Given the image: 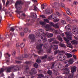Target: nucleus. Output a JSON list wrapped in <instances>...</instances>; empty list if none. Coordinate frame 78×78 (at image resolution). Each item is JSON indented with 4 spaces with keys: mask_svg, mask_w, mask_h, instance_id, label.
Listing matches in <instances>:
<instances>
[{
    "mask_svg": "<svg viewBox=\"0 0 78 78\" xmlns=\"http://www.w3.org/2000/svg\"><path fill=\"white\" fill-rule=\"evenodd\" d=\"M48 59L49 60H51L52 59V56H48Z\"/></svg>",
    "mask_w": 78,
    "mask_h": 78,
    "instance_id": "3c124183",
    "label": "nucleus"
},
{
    "mask_svg": "<svg viewBox=\"0 0 78 78\" xmlns=\"http://www.w3.org/2000/svg\"><path fill=\"white\" fill-rule=\"evenodd\" d=\"M41 8L42 9H44V4H42L41 5Z\"/></svg>",
    "mask_w": 78,
    "mask_h": 78,
    "instance_id": "e2e57ef3",
    "label": "nucleus"
},
{
    "mask_svg": "<svg viewBox=\"0 0 78 78\" xmlns=\"http://www.w3.org/2000/svg\"><path fill=\"white\" fill-rule=\"evenodd\" d=\"M43 20L44 21V22H45H45L46 23H49V21L48 19H44Z\"/></svg>",
    "mask_w": 78,
    "mask_h": 78,
    "instance_id": "2f4dec72",
    "label": "nucleus"
},
{
    "mask_svg": "<svg viewBox=\"0 0 78 78\" xmlns=\"http://www.w3.org/2000/svg\"><path fill=\"white\" fill-rule=\"evenodd\" d=\"M65 51H59V50H55V51H54V55H56L57 53H59V56L61 55V53H64Z\"/></svg>",
    "mask_w": 78,
    "mask_h": 78,
    "instance_id": "20e7f679",
    "label": "nucleus"
},
{
    "mask_svg": "<svg viewBox=\"0 0 78 78\" xmlns=\"http://www.w3.org/2000/svg\"><path fill=\"white\" fill-rule=\"evenodd\" d=\"M41 39H42L43 41L44 42H47V38H46V36H45L43 35L41 37Z\"/></svg>",
    "mask_w": 78,
    "mask_h": 78,
    "instance_id": "f8f14e48",
    "label": "nucleus"
},
{
    "mask_svg": "<svg viewBox=\"0 0 78 78\" xmlns=\"http://www.w3.org/2000/svg\"><path fill=\"white\" fill-rule=\"evenodd\" d=\"M40 17H42V18H43V19H45V16L44 15H40Z\"/></svg>",
    "mask_w": 78,
    "mask_h": 78,
    "instance_id": "052dcab7",
    "label": "nucleus"
},
{
    "mask_svg": "<svg viewBox=\"0 0 78 78\" xmlns=\"http://www.w3.org/2000/svg\"><path fill=\"white\" fill-rule=\"evenodd\" d=\"M25 46V44H23V43H22L20 45V47H21V48H23Z\"/></svg>",
    "mask_w": 78,
    "mask_h": 78,
    "instance_id": "58836bf2",
    "label": "nucleus"
},
{
    "mask_svg": "<svg viewBox=\"0 0 78 78\" xmlns=\"http://www.w3.org/2000/svg\"><path fill=\"white\" fill-rule=\"evenodd\" d=\"M36 73H37V71L35 68H32L30 70V72H29V74L31 75Z\"/></svg>",
    "mask_w": 78,
    "mask_h": 78,
    "instance_id": "7ed1b4c3",
    "label": "nucleus"
},
{
    "mask_svg": "<svg viewBox=\"0 0 78 78\" xmlns=\"http://www.w3.org/2000/svg\"><path fill=\"white\" fill-rule=\"evenodd\" d=\"M76 30H77V29H76V28L73 29L72 32L73 33H75V32L76 31Z\"/></svg>",
    "mask_w": 78,
    "mask_h": 78,
    "instance_id": "a18cd8bd",
    "label": "nucleus"
},
{
    "mask_svg": "<svg viewBox=\"0 0 78 78\" xmlns=\"http://www.w3.org/2000/svg\"><path fill=\"white\" fill-rule=\"evenodd\" d=\"M34 67L35 68H37L38 67V64L37 63H35L34 65Z\"/></svg>",
    "mask_w": 78,
    "mask_h": 78,
    "instance_id": "ea45409f",
    "label": "nucleus"
},
{
    "mask_svg": "<svg viewBox=\"0 0 78 78\" xmlns=\"http://www.w3.org/2000/svg\"><path fill=\"white\" fill-rule=\"evenodd\" d=\"M55 64V62H53L51 63V69H52L54 68V66Z\"/></svg>",
    "mask_w": 78,
    "mask_h": 78,
    "instance_id": "a878e982",
    "label": "nucleus"
},
{
    "mask_svg": "<svg viewBox=\"0 0 78 78\" xmlns=\"http://www.w3.org/2000/svg\"><path fill=\"white\" fill-rule=\"evenodd\" d=\"M66 20H67L68 22H69V21H70V20H71V19H70V17H68L66 18Z\"/></svg>",
    "mask_w": 78,
    "mask_h": 78,
    "instance_id": "5fc2aeb1",
    "label": "nucleus"
},
{
    "mask_svg": "<svg viewBox=\"0 0 78 78\" xmlns=\"http://www.w3.org/2000/svg\"><path fill=\"white\" fill-rule=\"evenodd\" d=\"M16 55V51H14L12 53V55L13 56H14Z\"/></svg>",
    "mask_w": 78,
    "mask_h": 78,
    "instance_id": "338daca9",
    "label": "nucleus"
},
{
    "mask_svg": "<svg viewBox=\"0 0 78 78\" xmlns=\"http://www.w3.org/2000/svg\"><path fill=\"white\" fill-rule=\"evenodd\" d=\"M73 75L72 74H70L68 75V78H73Z\"/></svg>",
    "mask_w": 78,
    "mask_h": 78,
    "instance_id": "c756f323",
    "label": "nucleus"
},
{
    "mask_svg": "<svg viewBox=\"0 0 78 78\" xmlns=\"http://www.w3.org/2000/svg\"><path fill=\"white\" fill-rule=\"evenodd\" d=\"M14 67V66H12L10 67H8L6 69V70L7 72H11V70H12L13 69V68Z\"/></svg>",
    "mask_w": 78,
    "mask_h": 78,
    "instance_id": "9d476101",
    "label": "nucleus"
},
{
    "mask_svg": "<svg viewBox=\"0 0 78 78\" xmlns=\"http://www.w3.org/2000/svg\"><path fill=\"white\" fill-rule=\"evenodd\" d=\"M59 44V42L55 40L52 43V44Z\"/></svg>",
    "mask_w": 78,
    "mask_h": 78,
    "instance_id": "c9c22d12",
    "label": "nucleus"
},
{
    "mask_svg": "<svg viewBox=\"0 0 78 78\" xmlns=\"http://www.w3.org/2000/svg\"><path fill=\"white\" fill-rule=\"evenodd\" d=\"M45 27L46 28H50L51 27V26L49 24H47L46 25Z\"/></svg>",
    "mask_w": 78,
    "mask_h": 78,
    "instance_id": "4d7b16f0",
    "label": "nucleus"
},
{
    "mask_svg": "<svg viewBox=\"0 0 78 78\" xmlns=\"http://www.w3.org/2000/svg\"><path fill=\"white\" fill-rule=\"evenodd\" d=\"M22 4H23V2L21 1H17L15 5L16 8L17 9V6L18 5H22Z\"/></svg>",
    "mask_w": 78,
    "mask_h": 78,
    "instance_id": "423d86ee",
    "label": "nucleus"
},
{
    "mask_svg": "<svg viewBox=\"0 0 78 78\" xmlns=\"http://www.w3.org/2000/svg\"><path fill=\"white\" fill-rule=\"evenodd\" d=\"M56 14L57 15V16H61V14H60L59 12H56Z\"/></svg>",
    "mask_w": 78,
    "mask_h": 78,
    "instance_id": "603ef678",
    "label": "nucleus"
},
{
    "mask_svg": "<svg viewBox=\"0 0 78 78\" xmlns=\"http://www.w3.org/2000/svg\"><path fill=\"white\" fill-rule=\"evenodd\" d=\"M54 22H58V20L56 19H54Z\"/></svg>",
    "mask_w": 78,
    "mask_h": 78,
    "instance_id": "69168bd1",
    "label": "nucleus"
},
{
    "mask_svg": "<svg viewBox=\"0 0 78 78\" xmlns=\"http://www.w3.org/2000/svg\"><path fill=\"white\" fill-rule=\"evenodd\" d=\"M5 70L4 69L2 68L0 70V73H2V72L4 71Z\"/></svg>",
    "mask_w": 78,
    "mask_h": 78,
    "instance_id": "c03bdc74",
    "label": "nucleus"
},
{
    "mask_svg": "<svg viewBox=\"0 0 78 78\" xmlns=\"http://www.w3.org/2000/svg\"><path fill=\"white\" fill-rule=\"evenodd\" d=\"M42 45H43V44H40L39 45H37V50H39L38 51V53L39 54H41V53H43V52H44L42 49Z\"/></svg>",
    "mask_w": 78,
    "mask_h": 78,
    "instance_id": "f257e3e1",
    "label": "nucleus"
},
{
    "mask_svg": "<svg viewBox=\"0 0 78 78\" xmlns=\"http://www.w3.org/2000/svg\"><path fill=\"white\" fill-rule=\"evenodd\" d=\"M32 17H33L34 19H35L37 17V15H36V14H34L32 16Z\"/></svg>",
    "mask_w": 78,
    "mask_h": 78,
    "instance_id": "e433bc0d",
    "label": "nucleus"
},
{
    "mask_svg": "<svg viewBox=\"0 0 78 78\" xmlns=\"http://www.w3.org/2000/svg\"><path fill=\"white\" fill-rule=\"evenodd\" d=\"M64 72L63 73L64 74H68L70 72V70L68 68H66L64 69Z\"/></svg>",
    "mask_w": 78,
    "mask_h": 78,
    "instance_id": "0eeeda50",
    "label": "nucleus"
},
{
    "mask_svg": "<svg viewBox=\"0 0 78 78\" xmlns=\"http://www.w3.org/2000/svg\"><path fill=\"white\" fill-rule=\"evenodd\" d=\"M70 42L73 45H77L78 44V42L75 40L71 41Z\"/></svg>",
    "mask_w": 78,
    "mask_h": 78,
    "instance_id": "ddd939ff",
    "label": "nucleus"
},
{
    "mask_svg": "<svg viewBox=\"0 0 78 78\" xmlns=\"http://www.w3.org/2000/svg\"><path fill=\"white\" fill-rule=\"evenodd\" d=\"M11 76L12 78H14V74L12 73L11 74Z\"/></svg>",
    "mask_w": 78,
    "mask_h": 78,
    "instance_id": "774afa93",
    "label": "nucleus"
},
{
    "mask_svg": "<svg viewBox=\"0 0 78 78\" xmlns=\"http://www.w3.org/2000/svg\"><path fill=\"white\" fill-rule=\"evenodd\" d=\"M68 62L69 64H72L73 62V59L72 58L70 59Z\"/></svg>",
    "mask_w": 78,
    "mask_h": 78,
    "instance_id": "412c9836",
    "label": "nucleus"
},
{
    "mask_svg": "<svg viewBox=\"0 0 78 78\" xmlns=\"http://www.w3.org/2000/svg\"><path fill=\"white\" fill-rule=\"evenodd\" d=\"M65 55L67 56L68 58H71V57H72V54L68 53H65Z\"/></svg>",
    "mask_w": 78,
    "mask_h": 78,
    "instance_id": "a211bd4d",
    "label": "nucleus"
},
{
    "mask_svg": "<svg viewBox=\"0 0 78 78\" xmlns=\"http://www.w3.org/2000/svg\"><path fill=\"white\" fill-rule=\"evenodd\" d=\"M51 52V48H50L47 50V52L48 53H50Z\"/></svg>",
    "mask_w": 78,
    "mask_h": 78,
    "instance_id": "f704fd0d",
    "label": "nucleus"
},
{
    "mask_svg": "<svg viewBox=\"0 0 78 78\" xmlns=\"http://www.w3.org/2000/svg\"><path fill=\"white\" fill-rule=\"evenodd\" d=\"M58 39L59 40V41H60L62 42V38L60 36H58Z\"/></svg>",
    "mask_w": 78,
    "mask_h": 78,
    "instance_id": "a19ab883",
    "label": "nucleus"
},
{
    "mask_svg": "<svg viewBox=\"0 0 78 78\" xmlns=\"http://www.w3.org/2000/svg\"><path fill=\"white\" fill-rule=\"evenodd\" d=\"M77 68L75 66H73L71 67V72L72 73H74L76 71Z\"/></svg>",
    "mask_w": 78,
    "mask_h": 78,
    "instance_id": "39448f33",
    "label": "nucleus"
},
{
    "mask_svg": "<svg viewBox=\"0 0 78 78\" xmlns=\"http://www.w3.org/2000/svg\"><path fill=\"white\" fill-rule=\"evenodd\" d=\"M45 12L46 14H51L53 12V10L52 9H47L45 10Z\"/></svg>",
    "mask_w": 78,
    "mask_h": 78,
    "instance_id": "1a4fd4ad",
    "label": "nucleus"
},
{
    "mask_svg": "<svg viewBox=\"0 0 78 78\" xmlns=\"http://www.w3.org/2000/svg\"><path fill=\"white\" fill-rule=\"evenodd\" d=\"M37 8L36 7V5H34V11H37Z\"/></svg>",
    "mask_w": 78,
    "mask_h": 78,
    "instance_id": "de8ad7c7",
    "label": "nucleus"
},
{
    "mask_svg": "<svg viewBox=\"0 0 78 78\" xmlns=\"http://www.w3.org/2000/svg\"><path fill=\"white\" fill-rule=\"evenodd\" d=\"M54 46V50H57V49H58V46H57L56 45H51V47H53Z\"/></svg>",
    "mask_w": 78,
    "mask_h": 78,
    "instance_id": "b1692460",
    "label": "nucleus"
},
{
    "mask_svg": "<svg viewBox=\"0 0 78 78\" xmlns=\"http://www.w3.org/2000/svg\"><path fill=\"white\" fill-rule=\"evenodd\" d=\"M29 38L31 39L32 42H34V41H35V40H36L34 35L33 34H31L29 35Z\"/></svg>",
    "mask_w": 78,
    "mask_h": 78,
    "instance_id": "f03ea898",
    "label": "nucleus"
},
{
    "mask_svg": "<svg viewBox=\"0 0 78 78\" xmlns=\"http://www.w3.org/2000/svg\"><path fill=\"white\" fill-rule=\"evenodd\" d=\"M60 56L59 57V59H60V58H61V59H62V57H61V56L62 57L63 59V60H65V59H66V58H67L66 57L63 56V55H62V54H60Z\"/></svg>",
    "mask_w": 78,
    "mask_h": 78,
    "instance_id": "f3484780",
    "label": "nucleus"
},
{
    "mask_svg": "<svg viewBox=\"0 0 78 78\" xmlns=\"http://www.w3.org/2000/svg\"><path fill=\"white\" fill-rule=\"evenodd\" d=\"M51 17V18H52V19H56V15H55V14H52Z\"/></svg>",
    "mask_w": 78,
    "mask_h": 78,
    "instance_id": "c85d7f7f",
    "label": "nucleus"
},
{
    "mask_svg": "<svg viewBox=\"0 0 78 78\" xmlns=\"http://www.w3.org/2000/svg\"><path fill=\"white\" fill-rule=\"evenodd\" d=\"M58 74H59V73L57 72H55L54 73V75L55 76H57V75H58Z\"/></svg>",
    "mask_w": 78,
    "mask_h": 78,
    "instance_id": "0e129e2a",
    "label": "nucleus"
},
{
    "mask_svg": "<svg viewBox=\"0 0 78 78\" xmlns=\"http://www.w3.org/2000/svg\"><path fill=\"white\" fill-rule=\"evenodd\" d=\"M15 62H16L17 64H20V63H22V62L19 61H15Z\"/></svg>",
    "mask_w": 78,
    "mask_h": 78,
    "instance_id": "680f3d73",
    "label": "nucleus"
},
{
    "mask_svg": "<svg viewBox=\"0 0 78 78\" xmlns=\"http://www.w3.org/2000/svg\"><path fill=\"white\" fill-rule=\"evenodd\" d=\"M38 31L39 32V36H41L44 34V32H43V30H39Z\"/></svg>",
    "mask_w": 78,
    "mask_h": 78,
    "instance_id": "2eb2a0df",
    "label": "nucleus"
},
{
    "mask_svg": "<svg viewBox=\"0 0 78 78\" xmlns=\"http://www.w3.org/2000/svg\"><path fill=\"white\" fill-rule=\"evenodd\" d=\"M47 73H48V74L49 75H51V73H52V72L50 71H49L47 72Z\"/></svg>",
    "mask_w": 78,
    "mask_h": 78,
    "instance_id": "8fccbe9b",
    "label": "nucleus"
},
{
    "mask_svg": "<svg viewBox=\"0 0 78 78\" xmlns=\"http://www.w3.org/2000/svg\"><path fill=\"white\" fill-rule=\"evenodd\" d=\"M15 12L17 13H18V14H20V12H22L19 11L18 10H16Z\"/></svg>",
    "mask_w": 78,
    "mask_h": 78,
    "instance_id": "13d9d810",
    "label": "nucleus"
},
{
    "mask_svg": "<svg viewBox=\"0 0 78 78\" xmlns=\"http://www.w3.org/2000/svg\"><path fill=\"white\" fill-rule=\"evenodd\" d=\"M66 12L68 15H71V13L70 12V9L67 8V9L66 10Z\"/></svg>",
    "mask_w": 78,
    "mask_h": 78,
    "instance_id": "6ab92c4d",
    "label": "nucleus"
},
{
    "mask_svg": "<svg viewBox=\"0 0 78 78\" xmlns=\"http://www.w3.org/2000/svg\"><path fill=\"white\" fill-rule=\"evenodd\" d=\"M66 43H67L66 46H67V47H69V48H73V46L72 45L71 43H69L67 42Z\"/></svg>",
    "mask_w": 78,
    "mask_h": 78,
    "instance_id": "4468645a",
    "label": "nucleus"
},
{
    "mask_svg": "<svg viewBox=\"0 0 78 78\" xmlns=\"http://www.w3.org/2000/svg\"><path fill=\"white\" fill-rule=\"evenodd\" d=\"M14 67L13 68H16V69L14 68V71H17V70H19V68L17 66H14Z\"/></svg>",
    "mask_w": 78,
    "mask_h": 78,
    "instance_id": "cd10ccee",
    "label": "nucleus"
},
{
    "mask_svg": "<svg viewBox=\"0 0 78 78\" xmlns=\"http://www.w3.org/2000/svg\"><path fill=\"white\" fill-rule=\"evenodd\" d=\"M60 45L61 46V47H63V48H66V45H65L64 44H62V43H60Z\"/></svg>",
    "mask_w": 78,
    "mask_h": 78,
    "instance_id": "7c9ffc66",
    "label": "nucleus"
},
{
    "mask_svg": "<svg viewBox=\"0 0 78 78\" xmlns=\"http://www.w3.org/2000/svg\"><path fill=\"white\" fill-rule=\"evenodd\" d=\"M59 5V4L58 2H55L54 3V6L53 7V8H56V9L58 8Z\"/></svg>",
    "mask_w": 78,
    "mask_h": 78,
    "instance_id": "9b49d317",
    "label": "nucleus"
},
{
    "mask_svg": "<svg viewBox=\"0 0 78 78\" xmlns=\"http://www.w3.org/2000/svg\"><path fill=\"white\" fill-rule=\"evenodd\" d=\"M41 59H46L47 58V55H46L41 57Z\"/></svg>",
    "mask_w": 78,
    "mask_h": 78,
    "instance_id": "4be33fe9",
    "label": "nucleus"
},
{
    "mask_svg": "<svg viewBox=\"0 0 78 78\" xmlns=\"http://www.w3.org/2000/svg\"><path fill=\"white\" fill-rule=\"evenodd\" d=\"M15 29H16V27H12L10 28V31L13 32L15 30Z\"/></svg>",
    "mask_w": 78,
    "mask_h": 78,
    "instance_id": "bb28decb",
    "label": "nucleus"
},
{
    "mask_svg": "<svg viewBox=\"0 0 78 78\" xmlns=\"http://www.w3.org/2000/svg\"><path fill=\"white\" fill-rule=\"evenodd\" d=\"M36 62H37L38 63L39 62H41V59L40 58H38L36 61Z\"/></svg>",
    "mask_w": 78,
    "mask_h": 78,
    "instance_id": "37998d69",
    "label": "nucleus"
},
{
    "mask_svg": "<svg viewBox=\"0 0 78 78\" xmlns=\"http://www.w3.org/2000/svg\"><path fill=\"white\" fill-rule=\"evenodd\" d=\"M27 56H28V55L27 54H24L23 55V58H27Z\"/></svg>",
    "mask_w": 78,
    "mask_h": 78,
    "instance_id": "49530a36",
    "label": "nucleus"
},
{
    "mask_svg": "<svg viewBox=\"0 0 78 78\" xmlns=\"http://www.w3.org/2000/svg\"><path fill=\"white\" fill-rule=\"evenodd\" d=\"M62 37H63L64 38V39L65 40V41H66V42H70V40L67 39V38L64 37V34H62Z\"/></svg>",
    "mask_w": 78,
    "mask_h": 78,
    "instance_id": "aec40b11",
    "label": "nucleus"
},
{
    "mask_svg": "<svg viewBox=\"0 0 78 78\" xmlns=\"http://www.w3.org/2000/svg\"><path fill=\"white\" fill-rule=\"evenodd\" d=\"M47 36L48 37H51L53 36V34L48 33L47 34Z\"/></svg>",
    "mask_w": 78,
    "mask_h": 78,
    "instance_id": "473e14b6",
    "label": "nucleus"
},
{
    "mask_svg": "<svg viewBox=\"0 0 78 78\" xmlns=\"http://www.w3.org/2000/svg\"><path fill=\"white\" fill-rule=\"evenodd\" d=\"M45 78H52V77L50 76H46L45 77Z\"/></svg>",
    "mask_w": 78,
    "mask_h": 78,
    "instance_id": "09e8293b",
    "label": "nucleus"
},
{
    "mask_svg": "<svg viewBox=\"0 0 78 78\" xmlns=\"http://www.w3.org/2000/svg\"><path fill=\"white\" fill-rule=\"evenodd\" d=\"M49 24H50V25L51 26H52L53 27H54V25L55 24H54V23H53L51 22H50L49 23Z\"/></svg>",
    "mask_w": 78,
    "mask_h": 78,
    "instance_id": "864d4df0",
    "label": "nucleus"
},
{
    "mask_svg": "<svg viewBox=\"0 0 78 78\" xmlns=\"http://www.w3.org/2000/svg\"><path fill=\"white\" fill-rule=\"evenodd\" d=\"M61 22L62 23V24H63V25H64V24H66V21L64 20H62L61 21Z\"/></svg>",
    "mask_w": 78,
    "mask_h": 78,
    "instance_id": "6e6d98bb",
    "label": "nucleus"
},
{
    "mask_svg": "<svg viewBox=\"0 0 78 78\" xmlns=\"http://www.w3.org/2000/svg\"><path fill=\"white\" fill-rule=\"evenodd\" d=\"M49 42H51L52 41H54V38H51L50 39H49L48 40Z\"/></svg>",
    "mask_w": 78,
    "mask_h": 78,
    "instance_id": "4c0bfd02",
    "label": "nucleus"
},
{
    "mask_svg": "<svg viewBox=\"0 0 78 78\" xmlns=\"http://www.w3.org/2000/svg\"><path fill=\"white\" fill-rule=\"evenodd\" d=\"M26 69V72H29L30 71V69H29V67H28V65L26 66H25Z\"/></svg>",
    "mask_w": 78,
    "mask_h": 78,
    "instance_id": "5701e85b",
    "label": "nucleus"
},
{
    "mask_svg": "<svg viewBox=\"0 0 78 78\" xmlns=\"http://www.w3.org/2000/svg\"><path fill=\"white\" fill-rule=\"evenodd\" d=\"M53 27L55 28H59V25H58V23L55 24L54 25Z\"/></svg>",
    "mask_w": 78,
    "mask_h": 78,
    "instance_id": "393cba45",
    "label": "nucleus"
},
{
    "mask_svg": "<svg viewBox=\"0 0 78 78\" xmlns=\"http://www.w3.org/2000/svg\"><path fill=\"white\" fill-rule=\"evenodd\" d=\"M70 25H68L66 26L65 27V29L66 30V31H68V32L69 31V30H70Z\"/></svg>",
    "mask_w": 78,
    "mask_h": 78,
    "instance_id": "dca6fc26",
    "label": "nucleus"
},
{
    "mask_svg": "<svg viewBox=\"0 0 78 78\" xmlns=\"http://www.w3.org/2000/svg\"><path fill=\"white\" fill-rule=\"evenodd\" d=\"M65 34L66 35V37L67 39H69V40H72V36L69 33L67 32H65Z\"/></svg>",
    "mask_w": 78,
    "mask_h": 78,
    "instance_id": "6e6552de",
    "label": "nucleus"
},
{
    "mask_svg": "<svg viewBox=\"0 0 78 78\" xmlns=\"http://www.w3.org/2000/svg\"><path fill=\"white\" fill-rule=\"evenodd\" d=\"M28 30V28H24L23 31L24 33H27Z\"/></svg>",
    "mask_w": 78,
    "mask_h": 78,
    "instance_id": "72a5a7b5",
    "label": "nucleus"
},
{
    "mask_svg": "<svg viewBox=\"0 0 78 78\" xmlns=\"http://www.w3.org/2000/svg\"><path fill=\"white\" fill-rule=\"evenodd\" d=\"M40 24L41 25H45V23L44 22H40Z\"/></svg>",
    "mask_w": 78,
    "mask_h": 78,
    "instance_id": "79ce46f5",
    "label": "nucleus"
},
{
    "mask_svg": "<svg viewBox=\"0 0 78 78\" xmlns=\"http://www.w3.org/2000/svg\"><path fill=\"white\" fill-rule=\"evenodd\" d=\"M38 76H41V77H44V76L43 75V74H40L38 75Z\"/></svg>",
    "mask_w": 78,
    "mask_h": 78,
    "instance_id": "bf43d9fd",
    "label": "nucleus"
}]
</instances>
